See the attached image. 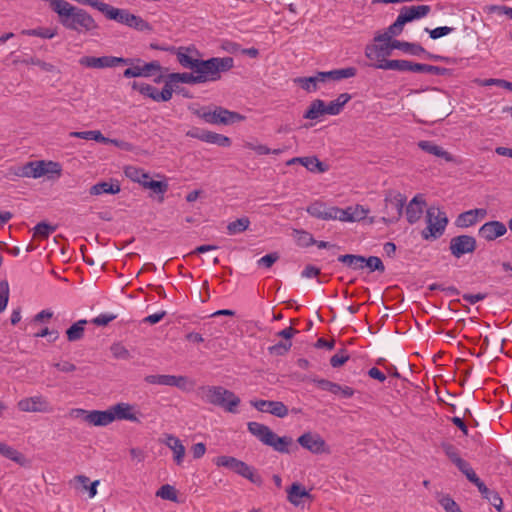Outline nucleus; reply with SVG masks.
Instances as JSON below:
<instances>
[{
    "label": "nucleus",
    "instance_id": "f257e3e1",
    "mask_svg": "<svg viewBox=\"0 0 512 512\" xmlns=\"http://www.w3.org/2000/svg\"><path fill=\"white\" fill-rule=\"evenodd\" d=\"M202 68L192 70V73H171L168 76V83H186L200 84L214 82L221 79L223 72L229 71L234 66V60L231 57H213L201 64Z\"/></svg>",
    "mask_w": 512,
    "mask_h": 512
},
{
    "label": "nucleus",
    "instance_id": "f03ea898",
    "mask_svg": "<svg viewBox=\"0 0 512 512\" xmlns=\"http://www.w3.org/2000/svg\"><path fill=\"white\" fill-rule=\"evenodd\" d=\"M91 7L103 13L108 19L126 25L139 32L153 31V27L148 21L139 15L130 13L127 9L116 8L100 0H94Z\"/></svg>",
    "mask_w": 512,
    "mask_h": 512
},
{
    "label": "nucleus",
    "instance_id": "7ed1b4c3",
    "mask_svg": "<svg viewBox=\"0 0 512 512\" xmlns=\"http://www.w3.org/2000/svg\"><path fill=\"white\" fill-rule=\"evenodd\" d=\"M197 395L204 403L221 407L230 413H236L241 402L234 392L222 386H201Z\"/></svg>",
    "mask_w": 512,
    "mask_h": 512
},
{
    "label": "nucleus",
    "instance_id": "20e7f679",
    "mask_svg": "<svg viewBox=\"0 0 512 512\" xmlns=\"http://www.w3.org/2000/svg\"><path fill=\"white\" fill-rule=\"evenodd\" d=\"M425 221L427 227L421 233L425 240L441 237L448 224L446 213L435 206H431L427 209Z\"/></svg>",
    "mask_w": 512,
    "mask_h": 512
},
{
    "label": "nucleus",
    "instance_id": "39448f33",
    "mask_svg": "<svg viewBox=\"0 0 512 512\" xmlns=\"http://www.w3.org/2000/svg\"><path fill=\"white\" fill-rule=\"evenodd\" d=\"M134 62L139 63L141 60L116 56H83L79 59V64L81 66L93 69L114 68L119 65H132Z\"/></svg>",
    "mask_w": 512,
    "mask_h": 512
},
{
    "label": "nucleus",
    "instance_id": "423d86ee",
    "mask_svg": "<svg viewBox=\"0 0 512 512\" xmlns=\"http://www.w3.org/2000/svg\"><path fill=\"white\" fill-rule=\"evenodd\" d=\"M196 114L198 117L203 119L209 124H229L235 121H240L244 117L236 112L229 111L222 107H216L213 111H207L205 109L197 110Z\"/></svg>",
    "mask_w": 512,
    "mask_h": 512
},
{
    "label": "nucleus",
    "instance_id": "0eeeda50",
    "mask_svg": "<svg viewBox=\"0 0 512 512\" xmlns=\"http://www.w3.org/2000/svg\"><path fill=\"white\" fill-rule=\"evenodd\" d=\"M17 408L27 413H50L53 411L48 399L40 394L19 400Z\"/></svg>",
    "mask_w": 512,
    "mask_h": 512
},
{
    "label": "nucleus",
    "instance_id": "6e6552de",
    "mask_svg": "<svg viewBox=\"0 0 512 512\" xmlns=\"http://www.w3.org/2000/svg\"><path fill=\"white\" fill-rule=\"evenodd\" d=\"M132 89L139 91L142 95L149 97L156 102L169 101L173 94L172 86L168 82H166L165 86L160 92L157 90V88L150 84L138 82L132 83Z\"/></svg>",
    "mask_w": 512,
    "mask_h": 512
},
{
    "label": "nucleus",
    "instance_id": "1a4fd4ad",
    "mask_svg": "<svg viewBox=\"0 0 512 512\" xmlns=\"http://www.w3.org/2000/svg\"><path fill=\"white\" fill-rule=\"evenodd\" d=\"M144 380L149 384L173 386L182 390H186L193 385V383L185 376L147 375L145 376Z\"/></svg>",
    "mask_w": 512,
    "mask_h": 512
},
{
    "label": "nucleus",
    "instance_id": "9d476101",
    "mask_svg": "<svg viewBox=\"0 0 512 512\" xmlns=\"http://www.w3.org/2000/svg\"><path fill=\"white\" fill-rule=\"evenodd\" d=\"M476 246V239L473 236L459 235L450 240L449 248L454 257L460 258L464 254L474 252Z\"/></svg>",
    "mask_w": 512,
    "mask_h": 512
},
{
    "label": "nucleus",
    "instance_id": "9b49d317",
    "mask_svg": "<svg viewBox=\"0 0 512 512\" xmlns=\"http://www.w3.org/2000/svg\"><path fill=\"white\" fill-rule=\"evenodd\" d=\"M297 442L311 453L321 454L327 452L326 442L318 433L306 432L297 439Z\"/></svg>",
    "mask_w": 512,
    "mask_h": 512
},
{
    "label": "nucleus",
    "instance_id": "f8f14e48",
    "mask_svg": "<svg viewBox=\"0 0 512 512\" xmlns=\"http://www.w3.org/2000/svg\"><path fill=\"white\" fill-rule=\"evenodd\" d=\"M250 404L260 412L270 413L279 418H284L289 413L287 406L281 401L254 400Z\"/></svg>",
    "mask_w": 512,
    "mask_h": 512
},
{
    "label": "nucleus",
    "instance_id": "ddd939ff",
    "mask_svg": "<svg viewBox=\"0 0 512 512\" xmlns=\"http://www.w3.org/2000/svg\"><path fill=\"white\" fill-rule=\"evenodd\" d=\"M368 214V210L362 205L349 206L345 209L335 207V220L342 222H356L363 220Z\"/></svg>",
    "mask_w": 512,
    "mask_h": 512
},
{
    "label": "nucleus",
    "instance_id": "4468645a",
    "mask_svg": "<svg viewBox=\"0 0 512 512\" xmlns=\"http://www.w3.org/2000/svg\"><path fill=\"white\" fill-rule=\"evenodd\" d=\"M507 232V226L501 221H489L484 223L478 230L480 238L486 241H494L497 238L505 235Z\"/></svg>",
    "mask_w": 512,
    "mask_h": 512
},
{
    "label": "nucleus",
    "instance_id": "2eb2a0df",
    "mask_svg": "<svg viewBox=\"0 0 512 512\" xmlns=\"http://www.w3.org/2000/svg\"><path fill=\"white\" fill-rule=\"evenodd\" d=\"M405 201L406 198L401 193H397L393 197L386 198L385 209L386 213L390 215V217L388 219L384 217L383 220L389 223L396 222L402 215Z\"/></svg>",
    "mask_w": 512,
    "mask_h": 512
},
{
    "label": "nucleus",
    "instance_id": "dca6fc26",
    "mask_svg": "<svg viewBox=\"0 0 512 512\" xmlns=\"http://www.w3.org/2000/svg\"><path fill=\"white\" fill-rule=\"evenodd\" d=\"M110 411L113 416V422L116 420H127L131 422H139L140 419L137 416L140 414L136 411L135 406L126 403L120 402L110 407Z\"/></svg>",
    "mask_w": 512,
    "mask_h": 512
},
{
    "label": "nucleus",
    "instance_id": "f3484780",
    "mask_svg": "<svg viewBox=\"0 0 512 512\" xmlns=\"http://www.w3.org/2000/svg\"><path fill=\"white\" fill-rule=\"evenodd\" d=\"M391 55L387 42H375L365 47V56L373 61L372 64H382Z\"/></svg>",
    "mask_w": 512,
    "mask_h": 512
},
{
    "label": "nucleus",
    "instance_id": "a211bd4d",
    "mask_svg": "<svg viewBox=\"0 0 512 512\" xmlns=\"http://www.w3.org/2000/svg\"><path fill=\"white\" fill-rule=\"evenodd\" d=\"M131 66L132 67H129L126 70H124L123 76L125 78L149 77L153 75L155 72H159L161 69V66L158 61L145 63L142 66L133 64Z\"/></svg>",
    "mask_w": 512,
    "mask_h": 512
},
{
    "label": "nucleus",
    "instance_id": "6ab92c4d",
    "mask_svg": "<svg viewBox=\"0 0 512 512\" xmlns=\"http://www.w3.org/2000/svg\"><path fill=\"white\" fill-rule=\"evenodd\" d=\"M431 8L429 5L404 6L401 8L398 17L404 24L426 17Z\"/></svg>",
    "mask_w": 512,
    "mask_h": 512
},
{
    "label": "nucleus",
    "instance_id": "aec40b11",
    "mask_svg": "<svg viewBox=\"0 0 512 512\" xmlns=\"http://www.w3.org/2000/svg\"><path fill=\"white\" fill-rule=\"evenodd\" d=\"M197 51L192 48H179L177 52V60L181 64L182 67L190 70H198L199 68H202L203 63H205L206 60H200L196 58L193 54Z\"/></svg>",
    "mask_w": 512,
    "mask_h": 512
},
{
    "label": "nucleus",
    "instance_id": "412c9836",
    "mask_svg": "<svg viewBox=\"0 0 512 512\" xmlns=\"http://www.w3.org/2000/svg\"><path fill=\"white\" fill-rule=\"evenodd\" d=\"M85 414L84 421L93 426H108L113 422V416L110 408L105 411L93 410L87 412L85 410H78Z\"/></svg>",
    "mask_w": 512,
    "mask_h": 512
},
{
    "label": "nucleus",
    "instance_id": "4be33fe9",
    "mask_svg": "<svg viewBox=\"0 0 512 512\" xmlns=\"http://www.w3.org/2000/svg\"><path fill=\"white\" fill-rule=\"evenodd\" d=\"M417 145L424 152L444 159L446 162H456L455 157L451 153L444 150L443 147L437 145L433 141L422 140L419 141Z\"/></svg>",
    "mask_w": 512,
    "mask_h": 512
},
{
    "label": "nucleus",
    "instance_id": "5701e85b",
    "mask_svg": "<svg viewBox=\"0 0 512 512\" xmlns=\"http://www.w3.org/2000/svg\"><path fill=\"white\" fill-rule=\"evenodd\" d=\"M425 200L422 196L416 195L406 207V218L410 224L416 223L423 214Z\"/></svg>",
    "mask_w": 512,
    "mask_h": 512
},
{
    "label": "nucleus",
    "instance_id": "b1692460",
    "mask_svg": "<svg viewBox=\"0 0 512 512\" xmlns=\"http://www.w3.org/2000/svg\"><path fill=\"white\" fill-rule=\"evenodd\" d=\"M356 74L357 69L355 67H346L342 69L320 72V79H323V83L326 81H340L342 79L352 78Z\"/></svg>",
    "mask_w": 512,
    "mask_h": 512
},
{
    "label": "nucleus",
    "instance_id": "393cba45",
    "mask_svg": "<svg viewBox=\"0 0 512 512\" xmlns=\"http://www.w3.org/2000/svg\"><path fill=\"white\" fill-rule=\"evenodd\" d=\"M307 212L318 219L335 220V207H327L321 202H314L307 208Z\"/></svg>",
    "mask_w": 512,
    "mask_h": 512
},
{
    "label": "nucleus",
    "instance_id": "a878e982",
    "mask_svg": "<svg viewBox=\"0 0 512 512\" xmlns=\"http://www.w3.org/2000/svg\"><path fill=\"white\" fill-rule=\"evenodd\" d=\"M247 428L253 436L265 445L273 438V431L264 424L252 421L248 422Z\"/></svg>",
    "mask_w": 512,
    "mask_h": 512
},
{
    "label": "nucleus",
    "instance_id": "bb28decb",
    "mask_svg": "<svg viewBox=\"0 0 512 512\" xmlns=\"http://www.w3.org/2000/svg\"><path fill=\"white\" fill-rule=\"evenodd\" d=\"M164 443L173 451L175 463L181 465L185 457V447L180 439L172 434H167Z\"/></svg>",
    "mask_w": 512,
    "mask_h": 512
},
{
    "label": "nucleus",
    "instance_id": "cd10ccee",
    "mask_svg": "<svg viewBox=\"0 0 512 512\" xmlns=\"http://www.w3.org/2000/svg\"><path fill=\"white\" fill-rule=\"evenodd\" d=\"M120 191V184L116 180L110 182H99L91 186V188L89 189V193L93 196H98L102 194H117Z\"/></svg>",
    "mask_w": 512,
    "mask_h": 512
},
{
    "label": "nucleus",
    "instance_id": "c85d7f7f",
    "mask_svg": "<svg viewBox=\"0 0 512 512\" xmlns=\"http://www.w3.org/2000/svg\"><path fill=\"white\" fill-rule=\"evenodd\" d=\"M412 63L408 60H387L382 61V64H371L372 67L376 69H383V70H395V71H410L412 72Z\"/></svg>",
    "mask_w": 512,
    "mask_h": 512
},
{
    "label": "nucleus",
    "instance_id": "c756f323",
    "mask_svg": "<svg viewBox=\"0 0 512 512\" xmlns=\"http://www.w3.org/2000/svg\"><path fill=\"white\" fill-rule=\"evenodd\" d=\"M404 25L405 24L403 23V21H401V19L397 16L395 22L391 24L384 33L376 35L373 41L389 42L393 36H398L401 34Z\"/></svg>",
    "mask_w": 512,
    "mask_h": 512
},
{
    "label": "nucleus",
    "instance_id": "7c9ffc66",
    "mask_svg": "<svg viewBox=\"0 0 512 512\" xmlns=\"http://www.w3.org/2000/svg\"><path fill=\"white\" fill-rule=\"evenodd\" d=\"M288 500L298 506L302 503L303 498H311L310 493L299 483H293L287 490Z\"/></svg>",
    "mask_w": 512,
    "mask_h": 512
},
{
    "label": "nucleus",
    "instance_id": "2f4dec72",
    "mask_svg": "<svg viewBox=\"0 0 512 512\" xmlns=\"http://www.w3.org/2000/svg\"><path fill=\"white\" fill-rule=\"evenodd\" d=\"M235 473H237L240 476L248 479L253 484H256V485H261L262 484V478L257 473L255 468H253L252 466H249L248 464H246L243 461L240 462V464H239V466H238V468H237Z\"/></svg>",
    "mask_w": 512,
    "mask_h": 512
},
{
    "label": "nucleus",
    "instance_id": "473e14b6",
    "mask_svg": "<svg viewBox=\"0 0 512 512\" xmlns=\"http://www.w3.org/2000/svg\"><path fill=\"white\" fill-rule=\"evenodd\" d=\"M320 78V72H317L314 76L298 77L294 79V82L305 91L314 92L318 89V84L323 83V79Z\"/></svg>",
    "mask_w": 512,
    "mask_h": 512
},
{
    "label": "nucleus",
    "instance_id": "72a5a7b5",
    "mask_svg": "<svg viewBox=\"0 0 512 512\" xmlns=\"http://www.w3.org/2000/svg\"><path fill=\"white\" fill-rule=\"evenodd\" d=\"M292 443L293 440L291 437H279L277 434L273 432V438L270 439L267 446L272 447L275 451L279 453H289V446H291Z\"/></svg>",
    "mask_w": 512,
    "mask_h": 512
},
{
    "label": "nucleus",
    "instance_id": "f704fd0d",
    "mask_svg": "<svg viewBox=\"0 0 512 512\" xmlns=\"http://www.w3.org/2000/svg\"><path fill=\"white\" fill-rule=\"evenodd\" d=\"M299 163L303 165L310 172L324 173L328 170V166L321 162L317 157H302L299 159Z\"/></svg>",
    "mask_w": 512,
    "mask_h": 512
},
{
    "label": "nucleus",
    "instance_id": "c9c22d12",
    "mask_svg": "<svg viewBox=\"0 0 512 512\" xmlns=\"http://www.w3.org/2000/svg\"><path fill=\"white\" fill-rule=\"evenodd\" d=\"M87 320L81 319L66 330L68 341L75 342L83 338Z\"/></svg>",
    "mask_w": 512,
    "mask_h": 512
},
{
    "label": "nucleus",
    "instance_id": "e433bc0d",
    "mask_svg": "<svg viewBox=\"0 0 512 512\" xmlns=\"http://www.w3.org/2000/svg\"><path fill=\"white\" fill-rule=\"evenodd\" d=\"M325 102L320 99H316L311 102L310 106L304 113L303 117L305 119L315 120L320 118L325 114Z\"/></svg>",
    "mask_w": 512,
    "mask_h": 512
},
{
    "label": "nucleus",
    "instance_id": "4c0bfd02",
    "mask_svg": "<svg viewBox=\"0 0 512 512\" xmlns=\"http://www.w3.org/2000/svg\"><path fill=\"white\" fill-rule=\"evenodd\" d=\"M70 137L85 139V140H94L96 142L108 143V138L103 136V134L99 130H90V131H81V132H70Z\"/></svg>",
    "mask_w": 512,
    "mask_h": 512
},
{
    "label": "nucleus",
    "instance_id": "58836bf2",
    "mask_svg": "<svg viewBox=\"0 0 512 512\" xmlns=\"http://www.w3.org/2000/svg\"><path fill=\"white\" fill-rule=\"evenodd\" d=\"M338 261L347 265L353 270H359L364 268L365 257L361 255L346 254L340 255Z\"/></svg>",
    "mask_w": 512,
    "mask_h": 512
},
{
    "label": "nucleus",
    "instance_id": "ea45409f",
    "mask_svg": "<svg viewBox=\"0 0 512 512\" xmlns=\"http://www.w3.org/2000/svg\"><path fill=\"white\" fill-rule=\"evenodd\" d=\"M436 499L445 512H462L460 506L448 494L437 493Z\"/></svg>",
    "mask_w": 512,
    "mask_h": 512
},
{
    "label": "nucleus",
    "instance_id": "a19ab883",
    "mask_svg": "<svg viewBox=\"0 0 512 512\" xmlns=\"http://www.w3.org/2000/svg\"><path fill=\"white\" fill-rule=\"evenodd\" d=\"M448 69L429 64L412 63V72L428 73L433 75H445Z\"/></svg>",
    "mask_w": 512,
    "mask_h": 512
},
{
    "label": "nucleus",
    "instance_id": "79ce46f5",
    "mask_svg": "<svg viewBox=\"0 0 512 512\" xmlns=\"http://www.w3.org/2000/svg\"><path fill=\"white\" fill-rule=\"evenodd\" d=\"M293 238L300 247H309L316 243L312 234L304 230H293Z\"/></svg>",
    "mask_w": 512,
    "mask_h": 512
},
{
    "label": "nucleus",
    "instance_id": "37998d69",
    "mask_svg": "<svg viewBox=\"0 0 512 512\" xmlns=\"http://www.w3.org/2000/svg\"><path fill=\"white\" fill-rule=\"evenodd\" d=\"M250 225V220L247 217L239 218L233 222H230L227 225V232L230 235H235L241 232H244L248 229Z\"/></svg>",
    "mask_w": 512,
    "mask_h": 512
},
{
    "label": "nucleus",
    "instance_id": "c03bdc74",
    "mask_svg": "<svg viewBox=\"0 0 512 512\" xmlns=\"http://www.w3.org/2000/svg\"><path fill=\"white\" fill-rule=\"evenodd\" d=\"M125 174L132 181L137 182V183H139L142 186H144V183L147 182L148 179L150 178L148 173H146L143 170L138 169L136 167H128V168H126Z\"/></svg>",
    "mask_w": 512,
    "mask_h": 512
},
{
    "label": "nucleus",
    "instance_id": "a18cd8bd",
    "mask_svg": "<svg viewBox=\"0 0 512 512\" xmlns=\"http://www.w3.org/2000/svg\"><path fill=\"white\" fill-rule=\"evenodd\" d=\"M143 187L152 190L155 194L161 195L160 201H163V195L168 190V183L165 181H155L149 178L148 181L144 183Z\"/></svg>",
    "mask_w": 512,
    "mask_h": 512
},
{
    "label": "nucleus",
    "instance_id": "49530a36",
    "mask_svg": "<svg viewBox=\"0 0 512 512\" xmlns=\"http://www.w3.org/2000/svg\"><path fill=\"white\" fill-rule=\"evenodd\" d=\"M44 176H48V178H59L62 173V166L58 162L54 161H44L43 165Z\"/></svg>",
    "mask_w": 512,
    "mask_h": 512
},
{
    "label": "nucleus",
    "instance_id": "de8ad7c7",
    "mask_svg": "<svg viewBox=\"0 0 512 512\" xmlns=\"http://www.w3.org/2000/svg\"><path fill=\"white\" fill-rule=\"evenodd\" d=\"M0 454L16 463H21L23 460V456L20 452L2 442H0Z\"/></svg>",
    "mask_w": 512,
    "mask_h": 512
},
{
    "label": "nucleus",
    "instance_id": "09e8293b",
    "mask_svg": "<svg viewBox=\"0 0 512 512\" xmlns=\"http://www.w3.org/2000/svg\"><path fill=\"white\" fill-rule=\"evenodd\" d=\"M241 460L232 456H219L215 459L217 466L225 467L229 470L236 472Z\"/></svg>",
    "mask_w": 512,
    "mask_h": 512
},
{
    "label": "nucleus",
    "instance_id": "8fccbe9b",
    "mask_svg": "<svg viewBox=\"0 0 512 512\" xmlns=\"http://www.w3.org/2000/svg\"><path fill=\"white\" fill-rule=\"evenodd\" d=\"M21 33L27 36H36L45 39H51L56 35L57 32L56 29L51 28H36L23 30Z\"/></svg>",
    "mask_w": 512,
    "mask_h": 512
},
{
    "label": "nucleus",
    "instance_id": "3c124183",
    "mask_svg": "<svg viewBox=\"0 0 512 512\" xmlns=\"http://www.w3.org/2000/svg\"><path fill=\"white\" fill-rule=\"evenodd\" d=\"M455 223L458 227L468 228L475 225L477 222L472 210H468L459 214Z\"/></svg>",
    "mask_w": 512,
    "mask_h": 512
},
{
    "label": "nucleus",
    "instance_id": "603ef678",
    "mask_svg": "<svg viewBox=\"0 0 512 512\" xmlns=\"http://www.w3.org/2000/svg\"><path fill=\"white\" fill-rule=\"evenodd\" d=\"M110 351L115 359L128 360L131 358L128 349L120 342L113 343L110 347Z\"/></svg>",
    "mask_w": 512,
    "mask_h": 512
},
{
    "label": "nucleus",
    "instance_id": "864d4df0",
    "mask_svg": "<svg viewBox=\"0 0 512 512\" xmlns=\"http://www.w3.org/2000/svg\"><path fill=\"white\" fill-rule=\"evenodd\" d=\"M56 230L55 226L49 225L46 222H40L34 227V235L41 239H46L51 233Z\"/></svg>",
    "mask_w": 512,
    "mask_h": 512
},
{
    "label": "nucleus",
    "instance_id": "5fc2aeb1",
    "mask_svg": "<svg viewBox=\"0 0 512 512\" xmlns=\"http://www.w3.org/2000/svg\"><path fill=\"white\" fill-rule=\"evenodd\" d=\"M482 497L488 500V502L494 506L498 511H502L503 501L500 495L487 487L486 493H481Z\"/></svg>",
    "mask_w": 512,
    "mask_h": 512
},
{
    "label": "nucleus",
    "instance_id": "6e6d98bb",
    "mask_svg": "<svg viewBox=\"0 0 512 512\" xmlns=\"http://www.w3.org/2000/svg\"><path fill=\"white\" fill-rule=\"evenodd\" d=\"M74 480L79 482L83 486V488L88 491L90 498L95 497V495L97 494V486L99 484L98 480L92 482L89 486V478L84 475H78L74 478Z\"/></svg>",
    "mask_w": 512,
    "mask_h": 512
},
{
    "label": "nucleus",
    "instance_id": "4d7b16f0",
    "mask_svg": "<svg viewBox=\"0 0 512 512\" xmlns=\"http://www.w3.org/2000/svg\"><path fill=\"white\" fill-rule=\"evenodd\" d=\"M156 495L162 499L177 502V491L173 486L169 484L161 486Z\"/></svg>",
    "mask_w": 512,
    "mask_h": 512
},
{
    "label": "nucleus",
    "instance_id": "13d9d810",
    "mask_svg": "<svg viewBox=\"0 0 512 512\" xmlns=\"http://www.w3.org/2000/svg\"><path fill=\"white\" fill-rule=\"evenodd\" d=\"M364 267H367L370 272H384L385 270L382 260L377 256H370L368 258H365Z\"/></svg>",
    "mask_w": 512,
    "mask_h": 512
},
{
    "label": "nucleus",
    "instance_id": "bf43d9fd",
    "mask_svg": "<svg viewBox=\"0 0 512 512\" xmlns=\"http://www.w3.org/2000/svg\"><path fill=\"white\" fill-rule=\"evenodd\" d=\"M291 346V341H281L275 345L270 346L268 351L271 355L282 356L290 350Z\"/></svg>",
    "mask_w": 512,
    "mask_h": 512
},
{
    "label": "nucleus",
    "instance_id": "052dcab7",
    "mask_svg": "<svg viewBox=\"0 0 512 512\" xmlns=\"http://www.w3.org/2000/svg\"><path fill=\"white\" fill-rule=\"evenodd\" d=\"M22 63L26 64V65H36L38 66L41 70L45 71V72H54L55 71V66L51 63H48V62H45V61H42L36 57H30L28 59H24L22 61Z\"/></svg>",
    "mask_w": 512,
    "mask_h": 512
},
{
    "label": "nucleus",
    "instance_id": "680f3d73",
    "mask_svg": "<svg viewBox=\"0 0 512 512\" xmlns=\"http://www.w3.org/2000/svg\"><path fill=\"white\" fill-rule=\"evenodd\" d=\"M9 300V284L6 280L0 281V313L3 312Z\"/></svg>",
    "mask_w": 512,
    "mask_h": 512
},
{
    "label": "nucleus",
    "instance_id": "e2e57ef3",
    "mask_svg": "<svg viewBox=\"0 0 512 512\" xmlns=\"http://www.w3.org/2000/svg\"><path fill=\"white\" fill-rule=\"evenodd\" d=\"M401 51L414 56H420L422 53H426V50L420 44L406 41H404Z\"/></svg>",
    "mask_w": 512,
    "mask_h": 512
},
{
    "label": "nucleus",
    "instance_id": "0e129e2a",
    "mask_svg": "<svg viewBox=\"0 0 512 512\" xmlns=\"http://www.w3.org/2000/svg\"><path fill=\"white\" fill-rule=\"evenodd\" d=\"M454 28L448 26H441L435 29L430 30L429 28H425V31L429 33L432 39H438L440 37L446 36L450 34Z\"/></svg>",
    "mask_w": 512,
    "mask_h": 512
},
{
    "label": "nucleus",
    "instance_id": "69168bd1",
    "mask_svg": "<svg viewBox=\"0 0 512 512\" xmlns=\"http://www.w3.org/2000/svg\"><path fill=\"white\" fill-rule=\"evenodd\" d=\"M279 259V254L277 252H273L261 257L257 264L258 266L270 268L277 260Z\"/></svg>",
    "mask_w": 512,
    "mask_h": 512
},
{
    "label": "nucleus",
    "instance_id": "338daca9",
    "mask_svg": "<svg viewBox=\"0 0 512 512\" xmlns=\"http://www.w3.org/2000/svg\"><path fill=\"white\" fill-rule=\"evenodd\" d=\"M348 359L349 355L345 351H341L331 357L330 364L332 367L337 368L346 363Z\"/></svg>",
    "mask_w": 512,
    "mask_h": 512
},
{
    "label": "nucleus",
    "instance_id": "774afa93",
    "mask_svg": "<svg viewBox=\"0 0 512 512\" xmlns=\"http://www.w3.org/2000/svg\"><path fill=\"white\" fill-rule=\"evenodd\" d=\"M442 448L446 456L453 462H457L461 457L459 456L458 450L452 444H443Z\"/></svg>",
    "mask_w": 512,
    "mask_h": 512
}]
</instances>
